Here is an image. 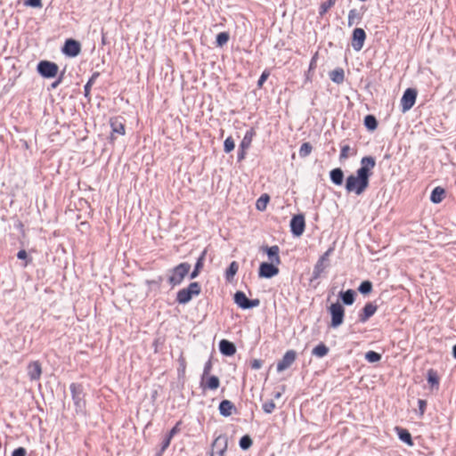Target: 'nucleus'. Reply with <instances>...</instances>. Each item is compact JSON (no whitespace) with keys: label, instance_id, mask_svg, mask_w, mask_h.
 Returning <instances> with one entry per match:
<instances>
[{"label":"nucleus","instance_id":"obj_52","mask_svg":"<svg viewBox=\"0 0 456 456\" xmlns=\"http://www.w3.org/2000/svg\"><path fill=\"white\" fill-rule=\"evenodd\" d=\"M171 438L170 436H166L164 441L162 442L161 451L164 452L170 444Z\"/></svg>","mask_w":456,"mask_h":456},{"label":"nucleus","instance_id":"obj_26","mask_svg":"<svg viewBox=\"0 0 456 456\" xmlns=\"http://www.w3.org/2000/svg\"><path fill=\"white\" fill-rule=\"evenodd\" d=\"M444 194V189L437 186L432 191L430 195V200L435 204L440 203L443 200Z\"/></svg>","mask_w":456,"mask_h":456},{"label":"nucleus","instance_id":"obj_53","mask_svg":"<svg viewBox=\"0 0 456 456\" xmlns=\"http://www.w3.org/2000/svg\"><path fill=\"white\" fill-rule=\"evenodd\" d=\"M245 156H246V149L240 148L239 152H238V161H241L242 159H244Z\"/></svg>","mask_w":456,"mask_h":456},{"label":"nucleus","instance_id":"obj_41","mask_svg":"<svg viewBox=\"0 0 456 456\" xmlns=\"http://www.w3.org/2000/svg\"><path fill=\"white\" fill-rule=\"evenodd\" d=\"M234 147H235V142H234L233 139L231 136L227 137L224 142V151L226 153H229L232 151H233Z\"/></svg>","mask_w":456,"mask_h":456},{"label":"nucleus","instance_id":"obj_31","mask_svg":"<svg viewBox=\"0 0 456 456\" xmlns=\"http://www.w3.org/2000/svg\"><path fill=\"white\" fill-rule=\"evenodd\" d=\"M347 19H348V26L351 27L354 24L358 23V21L361 20V15L356 9H352L348 12Z\"/></svg>","mask_w":456,"mask_h":456},{"label":"nucleus","instance_id":"obj_30","mask_svg":"<svg viewBox=\"0 0 456 456\" xmlns=\"http://www.w3.org/2000/svg\"><path fill=\"white\" fill-rule=\"evenodd\" d=\"M364 126L370 131H374L378 126L377 118L373 115H367L364 118Z\"/></svg>","mask_w":456,"mask_h":456},{"label":"nucleus","instance_id":"obj_39","mask_svg":"<svg viewBox=\"0 0 456 456\" xmlns=\"http://www.w3.org/2000/svg\"><path fill=\"white\" fill-rule=\"evenodd\" d=\"M252 445V439L249 436H243L240 440V446L242 450H248Z\"/></svg>","mask_w":456,"mask_h":456},{"label":"nucleus","instance_id":"obj_38","mask_svg":"<svg viewBox=\"0 0 456 456\" xmlns=\"http://www.w3.org/2000/svg\"><path fill=\"white\" fill-rule=\"evenodd\" d=\"M229 34L227 32H221L216 36V45L217 46L224 45L229 40Z\"/></svg>","mask_w":456,"mask_h":456},{"label":"nucleus","instance_id":"obj_11","mask_svg":"<svg viewBox=\"0 0 456 456\" xmlns=\"http://www.w3.org/2000/svg\"><path fill=\"white\" fill-rule=\"evenodd\" d=\"M227 443V437L225 436H217L212 444L211 456H224Z\"/></svg>","mask_w":456,"mask_h":456},{"label":"nucleus","instance_id":"obj_27","mask_svg":"<svg viewBox=\"0 0 456 456\" xmlns=\"http://www.w3.org/2000/svg\"><path fill=\"white\" fill-rule=\"evenodd\" d=\"M340 298L345 305H351L354 302L355 292L353 289H347L344 292H340Z\"/></svg>","mask_w":456,"mask_h":456},{"label":"nucleus","instance_id":"obj_58","mask_svg":"<svg viewBox=\"0 0 456 456\" xmlns=\"http://www.w3.org/2000/svg\"><path fill=\"white\" fill-rule=\"evenodd\" d=\"M281 395H282V391L281 392H276L273 396H274L275 399H279L281 396Z\"/></svg>","mask_w":456,"mask_h":456},{"label":"nucleus","instance_id":"obj_37","mask_svg":"<svg viewBox=\"0 0 456 456\" xmlns=\"http://www.w3.org/2000/svg\"><path fill=\"white\" fill-rule=\"evenodd\" d=\"M328 352L329 348L323 343L315 346V356L323 357L328 354Z\"/></svg>","mask_w":456,"mask_h":456},{"label":"nucleus","instance_id":"obj_12","mask_svg":"<svg viewBox=\"0 0 456 456\" xmlns=\"http://www.w3.org/2000/svg\"><path fill=\"white\" fill-rule=\"evenodd\" d=\"M62 52L67 56L76 57L81 52L80 43L74 39H67L62 48Z\"/></svg>","mask_w":456,"mask_h":456},{"label":"nucleus","instance_id":"obj_47","mask_svg":"<svg viewBox=\"0 0 456 456\" xmlns=\"http://www.w3.org/2000/svg\"><path fill=\"white\" fill-rule=\"evenodd\" d=\"M418 406H419V415L422 416L425 413V411H426L427 401L423 400V399H419L418 400Z\"/></svg>","mask_w":456,"mask_h":456},{"label":"nucleus","instance_id":"obj_33","mask_svg":"<svg viewBox=\"0 0 456 456\" xmlns=\"http://www.w3.org/2000/svg\"><path fill=\"white\" fill-rule=\"evenodd\" d=\"M358 290L360 293L363 295H367L371 292L372 290V283L370 281H363L359 288Z\"/></svg>","mask_w":456,"mask_h":456},{"label":"nucleus","instance_id":"obj_50","mask_svg":"<svg viewBox=\"0 0 456 456\" xmlns=\"http://www.w3.org/2000/svg\"><path fill=\"white\" fill-rule=\"evenodd\" d=\"M211 368H212V365H211V362L208 361L205 366H204V370H203V374H202V378L203 380L206 379V377L208 375V373L210 372L211 370Z\"/></svg>","mask_w":456,"mask_h":456},{"label":"nucleus","instance_id":"obj_46","mask_svg":"<svg viewBox=\"0 0 456 456\" xmlns=\"http://www.w3.org/2000/svg\"><path fill=\"white\" fill-rule=\"evenodd\" d=\"M25 5L35 7V8H41L42 7V0H26Z\"/></svg>","mask_w":456,"mask_h":456},{"label":"nucleus","instance_id":"obj_13","mask_svg":"<svg viewBox=\"0 0 456 456\" xmlns=\"http://www.w3.org/2000/svg\"><path fill=\"white\" fill-rule=\"evenodd\" d=\"M290 229L293 235L298 237L305 230V217L303 215L294 216L290 221Z\"/></svg>","mask_w":456,"mask_h":456},{"label":"nucleus","instance_id":"obj_2","mask_svg":"<svg viewBox=\"0 0 456 456\" xmlns=\"http://www.w3.org/2000/svg\"><path fill=\"white\" fill-rule=\"evenodd\" d=\"M201 288L199 282H191L187 288L182 289L177 292L176 301L179 304L185 305L190 302L193 296L200 294Z\"/></svg>","mask_w":456,"mask_h":456},{"label":"nucleus","instance_id":"obj_29","mask_svg":"<svg viewBox=\"0 0 456 456\" xmlns=\"http://www.w3.org/2000/svg\"><path fill=\"white\" fill-rule=\"evenodd\" d=\"M239 270V265L237 262L233 261L230 264L228 269L225 272V278L227 281H232L234 275L237 273Z\"/></svg>","mask_w":456,"mask_h":456},{"label":"nucleus","instance_id":"obj_51","mask_svg":"<svg viewBox=\"0 0 456 456\" xmlns=\"http://www.w3.org/2000/svg\"><path fill=\"white\" fill-rule=\"evenodd\" d=\"M262 364H263V362L259 359H254L250 363L251 368L254 370L260 369L262 367Z\"/></svg>","mask_w":456,"mask_h":456},{"label":"nucleus","instance_id":"obj_56","mask_svg":"<svg viewBox=\"0 0 456 456\" xmlns=\"http://www.w3.org/2000/svg\"><path fill=\"white\" fill-rule=\"evenodd\" d=\"M61 82V77H59L56 81H54L52 85H51V87L52 88H56Z\"/></svg>","mask_w":456,"mask_h":456},{"label":"nucleus","instance_id":"obj_19","mask_svg":"<svg viewBox=\"0 0 456 456\" xmlns=\"http://www.w3.org/2000/svg\"><path fill=\"white\" fill-rule=\"evenodd\" d=\"M219 386H220V380H219V378L216 376H210V377L207 376L204 380H203V379H201L200 387L203 389L216 390L219 387Z\"/></svg>","mask_w":456,"mask_h":456},{"label":"nucleus","instance_id":"obj_55","mask_svg":"<svg viewBox=\"0 0 456 456\" xmlns=\"http://www.w3.org/2000/svg\"><path fill=\"white\" fill-rule=\"evenodd\" d=\"M177 432V426L174 427L170 431L169 433L167 434V436H170V438L172 439V437L174 436V435Z\"/></svg>","mask_w":456,"mask_h":456},{"label":"nucleus","instance_id":"obj_22","mask_svg":"<svg viewBox=\"0 0 456 456\" xmlns=\"http://www.w3.org/2000/svg\"><path fill=\"white\" fill-rule=\"evenodd\" d=\"M234 410H235L234 404L229 400H224L219 404L220 414L224 417L231 416Z\"/></svg>","mask_w":456,"mask_h":456},{"label":"nucleus","instance_id":"obj_48","mask_svg":"<svg viewBox=\"0 0 456 456\" xmlns=\"http://www.w3.org/2000/svg\"><path fill=\"white\" fill-rule=\"evenodd\" d=\"M270 73L269 71L267 70H265L262 75L260 76L258 81H257V86L258 87H262V86L264 85V83L266 81V79L268 78Z\"/></svg>","mask_w":456,"mask_h":456},{"label":"nucleus","instance_id":"obj_43","mask_svg":"<svg viewBox=\"0 0 456 456\" xmlns=\"http://www.w3.org/2000/svg\"><path fill=\"white\" fill-rule=\"evenodd\" d=\"M336 3V0H327L322 3L320 6V15H323L328 10L332 7Z\"/></svg>","mask_w":456,"mask_h":456},{"label":"nucleus","instance_id":"obj_1","mask_svg":"<svg viewBox=\"0 0 456 456\" xmlns=\"http://www.w3.org/2000/svg\"><path fill=\"white\" fill-rule=\"evenodd\" d=\"M376 166V160L371 156H365L361 159V167L356 170L355 175L351 174L346 177L345 188L348 193L356 195L362 194L369 187L370 177L372 175V169Z\"/></svg>","mask_w":456,"mask_h":456},{"label":"nucleus","instance_id":"obj_24","mask_svg":"<svg viewBox=\"0 0 456 456\" xmlns=\"http://www.w3.org/2000/svg\"><path fill=\"white\" fill-rule=\"evenodd\" d=\"M427 380L431 388H436V390L439 388V377L436 370L429 369L427 373Z\"/></svg>","mask_w":456,"mask_h":456},{"label":"nucleus","instance_id":"obj_5","mask_svg":"<svg viewBox=\"0 0 456 456\" xmlns=\"http://www.w3.org/2000/svg\"><path fill=\"white\" fill-rule=\"evenodd\" d=\"M234 302L241 309H250L260 305V300L258 298L248 299L242 291H237L234 294Z\"/></svg>","mask_w":456,"mask_h":456},{"label":"nucleus","instance_id":"obj_59","mask_svg":"<svg viewBox=\"0 0 456 456\" xmlns=\"http://www.w3.org/2000/svg\"><path fill=\"white\" fill-rule=\"evenodd\" d=\"M452 355L456 359V344L452 347Z\"/></svg>","mask_w":456,"mask_h":456},{"label":"nucleus","instance_id":"obj_3","mask_svg":"<svg viewBox=\"0 0 456 456\" xmlns=\"http://www.w3.org/2000/svg\"><path fill=\"white\" fill-rule=\"evenodd\" d=\"M191 270V265L188 263H181L171 270V275L168 278V281L172 286L181 284L184 277L188 274Z\"/></svg>","mask_w":456,"mask_h":456},{"label":"nucleus","instance_id":"obj_20","mask_svg":"<svg viewBox=\"0 0 456 456\" xmlns=\"http://www.w3.org/2000/svg\"><path fill=\"white\" fill-rule=\"evenodd\" d=\"M219 349L220 352L226 356H232L236 352V347L233 343L226 340L222 339L219 343Z\"/></svg>","mask_w":456,"mask_h":456},{"label":"nucleus","instance_id":"obj_35","mask_svg":"<svg viewBox=\"0 0 456 456\" xmlns=\"http://www.w3.org/2000/svg\"><path fill=\"white\" fill-rule=\"evenodd\" d=\"M98 77H99V73L98 72H94L92 75V77H90V79L88 80V82L86 84V86L84 87L85 96L86 97H89L91 86H93V84L94 83L95 79Z\"/></svg>","mask_w":456,"mask_h":456},{"label":"nucleus","instance_id":"obj_45","mask_svg":"<svg viewBox=\"0 0 456 456\" xmlns=\"http://www.w3.org/2000/svg\"><path fill=\"white\" fill-rule=\"evenodd\" d=\"M275 409V403H273V400H270L268 402H265L264 404H263V410L265 413H272L273 411V410Z\"/></svg>","mask_w":456,"mask_h":456},{"label":"nucleus","instance_id":"obj_42","mask_svg":"<svg viewBox=\"0 0 456 456\" xmlns=\"http://www.w3.org/2000/svg\"><path fill=\"white\" fill-rule=\"evenodd\" d=\"M312 149L313 147L310 142H305L300 147L299 155L301 157H306L311 153Z\"/></svg>","mask_w":456,"mask_h":456},{"label":"nucleus","instance_id":"obj_32","mask_svg":"<svg viewBox=\"0 0 456 456\" xmlns=\"http://www.w3.org/2000/svg\"><path fill=\"white\" fill-rule=\"evenodd\" d=\"M204 256H205V251L199 257V259H198V261H197V263L195 265L194 270L192 271V273L190 275L191 279H195L199 275V273H200V269L203 266Z\"/></svg>","mask_w":456,"mask_h":456},{"label":"nucleus","instance_id":"obj_23","mask_svg":"<svg viewBox=\"0 0 456 456\" xmlns=\"http://www.w3.org/2000/svg\"><path fill=\"white\" fill-rule=\"evenodd\" d=\"M395 431L401 441L411 446L413 444L411 435L407 429L396 427Z\"/></svg>","mask_w":456,"mask_h":456},{"label":"nucleus","instance_id":"obj_25","mask_svg":"<svg viewBox=\"0 0 456 456\" xmlns=\"http://www.w3.org/2000/svg\"><path fill=\"white\" fill-rule=\"evenodd\" d=\"M330 78L334 83L339 85L342 84L345 80V72L344 69L341 68H338L330 72Z\"/></svg>","mask_w":456,"mask_h":456},{"label":"nucleus","instance_id":"obj_17","mask_svg":"<svg viewBox=\"0 0 456 456\" xmlns=\"http://www.w3.org/2000/svg\"><path fill=\"white\" fill-rule=\"evenodd\" d=\"M378 307L373 303H367L362 308V313L359 314V322L362 323L366 322L374 314Z\"/></svg>","mask_w":456,"mask_h":456},{"label":"nucleus","instance_id":"obj_4","mask_svg":"<svg viewBox=\"0 0 456 456\" xmlns=\"http://www.w3.org/2000/svg\"><path fill=\"white\" fill-rule=\"evenodd\" d=\"M329 311L331 316L330 327L337 329L344 322L345 309L341 304L334 303L331 304V305L329 308Z\"/></svg>","mask_w":456,"mask_h":456},{"label":"nucleus","instance_id":"obj_16","mask_svg":"<svg viewBox=\"0 0 456 456\" xmlns=\"http://www.w3.org/2000/svg\"><path fill=\"white\" fill-rule=\"evenodd\" d=\"M110 125L111 127V136H110L111 140L114 139L115 134H120V135L125 134V132H126L125 125H124L123 121L121 120V118H119V117L111 118L110 119Z\"/></svg>","mask_w":456,"mask_h":456},{"label":"nucleus","instance_id":"obj_54","mask_svg":"<svg viewBox=\"0 0 456 456\" xmlns=\"http://www.w3.org/2000/svg\"><path fill=\"white\" fill-rule=\"evenodd\" d=\"M27 256H28V254H27L26 250H24V249L20 250L17 254V257L19 259H26Z\"/></svg>","mask_w":456,"mask_h":456},{"label":"nucleus","instance_id":"obj_40","mask_svg":"<svg viewBox=\"0 0 456 456\" xmlns=\"http://www.w3.org/2000/svg\"><path fill=\"white\" fill-rule=\"evenodd\" d=\"M251 142H252V133L247 132V134H245V136L243 137V139L240 144V148L247 150L250 146Z\"/></svg>","mask_w":456,"mask_h":456},{"label":"nucleus","instance_id":"obj_9","mask_svg":"<svg viewBox=\"0 0 456 456\" xmlns=\"http://www.w3.org/2000/svg\"><path fill=\"white\" fill-rule=\"evenodd\" d=\"M69 388L77 411H81L85 406L82 386L76 383H72Z\"/></svg>","mask_w":456,"mask_h":456},{"label":"nucleus","instance_id":"obj_10","mask_svg":"<svg viewBox=\"0 0 456 456\" xmlns=\"http://www.w3.org/2000/svg\"><path fill=\"white\" fill-rule=\"evenodd\" d=\"M366 39V33L361 28H356L353 31L351 45L354 51L359 52L362 49Z\"/></svg>","mask_w":456,"mask_h":456},{"label":"nucleus","instance_id":"obj_57","mask_svg":"<svg viewBox=\"0 0 456 456\" xmlns=\"http://www.w3.org/2000/svg\"><path fill=\"white\" fill-rule=\"evenodd\" d=\"M314 67V57H312L311 61H310V63H309V71H308V74L311 72V69H313ZM307 77H309V75L307 76Z\"/></svg>","mask_w":456,"mask_h":456},{"label":"nucleus","instance_id":"obj_36","mask_svg":"<svg viewBox=\"0 0 456 456\" xmlns=\"http://www.w3.org/2000/svg\"><path fill=\"white\" fill-rule=\"evenodd\" d=\"M365 359L369 362H377L381 359V354L375 351H368L365 354Z\"/></svg>","mask_w":456,"mask_h":456},{"label":"nucleus","instance_id":"obj_44","mask_svg":"<svg viewBox=\"0 0 456 456\" xmlns=\"http://www.w3.org/2000/svg\"><path fill=\"white\" fill-rule=\"evenodd\" d=\"M351 151V148L348 144H345L341 146L339 159L345 160L349 157V152Z\"/></svg>","mask_w":456,"mask_h":456},{"label":"nucleus","instance_id":"obj_15","mask_svg":"<svg viewBox=\"0 0 456 456\" xmlns=\"http://www.w3.org/2000/svg\"><path fill=\"white\" fill-rule=\"evenodd\" d=\"M279 273V269L272 262H264L259 266V277L262 278H272Z\"/></svg>","mask_w":456,"mask_h":456},{"label":"nucleus","instance_id":"obj_49","mask_svg":"<svg viewBox=\"0 0 456 456\" xmlns=\"http://www.w3.org/2000/svg\"><path fill=\"white\" fill-rule=\"evenodd\" d=\"M26 449L23 447H19L12 452V456H26Z\"/></svg>","mask_w":456,"mask_h":456},{"label":"nucleus","instance_id":"obj_14","mask_svg":"<svg viewBox=\"0 0 456 456\" xmlns=\"http://www.w3.org/2000/svg\"><path fill=\"white\" fill-rule=\"evenodd\" d=\"M296 360V353L293 350H289L283 355L282 359L277 363V371L281 372L291 366Z\"/></svg>","mask_w":456,"mask_h":456},{"label":"nucleus","instance_id":"obj_34","mask_svg":"<svg viewBox=\"0 0 456 456\" xmlns=\"http://www.w3.org/2000/svg\"><path fill=\"white\" fill-rule=\"evenodd\" d=\"M269 201V196L267 194L262 195L257 200L256 207L258 210L263 211L266 208V205Z\"/></svg>","mask_w":456,"mask_h":456},{"label":"nucleus","instance_id":"obj_28","mask_svg":"<svg viewBox=\"0 0 456 456\" xmlns=\"http://www.w3.org/2000/svg\"><path fill=\"white\" fill-rule=\"evenodd\" d=\"M266 253L268 255V257L273 264L279 265L281 263L278 246H272L270 248H266Z\"/></svg>","mask_w":456,"mask_h":456},{"label":"nucleus","instance_id":"obj_7","mask_svg":"<svg viewBox=\"0 0 456 456\" xmlns=\"http://www.w3.org/2000/svg\"><path fill=\"white\" fill-rule=\"evenodd\" d=\"M417 98V90L414 88H407L401 99V110L402 112L410 110L415 104Z\"/></svg>","mask_w":456,"mask_h":456},{"label":"nucleus","instance_id":"obj_6","mask_svg":"<svg viewBox=\"0 0 456 456\" xmlns=\"http://www.w3.org/2000/svg\"><path fill=\"white\" fill-rule=\"evenodd\" d=\"M37 71L44 77H54L58 72V65L49 61H41L37 64Z\"/></svg>","mask_w":456,"mask_h":456},{"label":"nucleus","instance_id":"obj_21","mask_svg":"<svg viewBox=\"0 0 456 456\" xmlns=\"http://www.w3.org/2000/svg\"><path fill=\"white\" fill-rule=\"evenodd\" d=\"M330 181L337 186H340L344 182V172L340 167H336L330 172Z\"/></svg>","mask_w":456,"mask_h":456},{"label":"nucleus","instance_id":"obj_8","mask_svg":"<svg viewBox=\"0 0 456 456\" xmlns=\"http://www.w3.org/2000/svg\"><path fill=\"white\" fill-rule=\"evenodd\" d=\"M334 252L333 248H328L318 259L315 264V279L321 276L325 270L330 267V256Z\"/></svg>","mask_w":456,"mask_h":456},{"label":"nucleus","instance_id":"obj_18","mask_svg":"<svg viewBox=\"0 0 456 456\" xmlns=\"http://www.w3.org/2000/svg\"><path fill=\"white\" fill-rule=\"evenodd\" d=\"M42 374V368L39 362L35 361L28 366V375L31 380H37L40 379Z\"/></svg>","mask_w":456,"mask_h":456}]
</instances>
